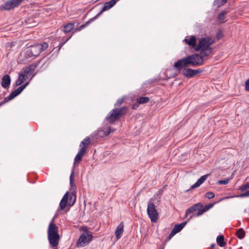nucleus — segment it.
<instances>
[{
	"mask_svg": "<svg viewBox=\"0 0 249 249\" xmlns=\"http://www.w3.org/2000/svg\"><path fill=\"white\" fill-rule=\"evenodd\" d=\"M199 51L200 54L195 53L178 59L173 65L174 69L176 71H180L181 69L186 67H197L203 65L204 58L212 53L213 49L206 50L201 48Z\"/></svg>",
	"mask_w": 249,
	"mask_h": 249,
	"instance_id": "f257e3e1",
	"label": "nucleus"
},
{
	"mask_svg": "<svg viewBox=\"0 0 249 249\" xmlns=\"http://www.w3.org/2000/svg\"><path fill=\"white\" fill-rule=\"evenodd\" d=\"M53 219L54 217L49 224L48 228V238L50 245L54 249L58 245L60 236L58 234V228L53 223Z\"/></svg>",
	"mask_w": 249,
	"mask_h": 249,
	"instance_id": "f03ea898",
	"label": "nucleus"
},
{
	"mask_svg": "<svg viewBox=\"0 0 249 249\" xmlns=\"http://www.w3.org/2000/svg\"><path fill=\"white\" fill-rule=\"evenodd\" d=\"M128 107L123 106L121 107H116L109 112L105 118V121L108 124H113L125 115L127 111Z\"/></svg>",
	"mask_w": 249,
	"mask_h": 249,
	"instance_id": "7ed1b4c3",
	"label": "nucleus"
},
{
	"mask_svg": "<svg viewBox=\"0 0 249 249\" xmlns=\"http://www.w3.org/2000/svg\"><path fill=\"white\" fill-rule=\"evenodd\" d=\"M216 203L217 202H214L213 203H209L205 206H204L201 202L195 204L186 210L185 217H187L189 214L196 211H198L196 216H200L208 211L210 209L212 208Z\"/></svg>",
	"mask_w": 249,
	"mask_h": 249,
	"instance_id": "20e7f679",
	"label": "nucleus"
},
{
	"mask_svg": "<svg viewBox=\"0 0 249 249\" xmlns=\"http://www.w3.org/2000/svg\"><path fill=\"white\" fill-rule=\"evenodd\" d=\"M80 231H82L83 232L77 242V245L78 247H83L88 245L93 240V236L91 232L88 230L87 227L81 226Z\"/></svg>",
	"mask_w": 249,
	"mask_h": 249,
	"instance_id": "39448f33",
	"label": "nucleus"
},
{
	"mask_svg": "<svg viewBox=\"0 0 249 249\" xmlns=\"http://www.w3.org/2000/svg\"><path fill=\"white\" fill-rule=\"evenodd\" d=\"M96 19V18H94V17L93 18H90L84 24L81 25L80 26L75 28L74 29V31L73 32V33H72V34L69 37L67 38L64 41L60 43L58 46L55 47V42H54L53 45V47L54 48L53 49H56L55 52H58L60 51V50L61 49V48L62 47V46L65 44V43L67 42L71 37V36H72V35H73V34L74 33L80 31L83 29H84L85 27L88 26L90 23L94 21Z\"/></svg>",
	"mask_w": 249,
	"mask_h": 249,
	"instance_id": "423d86ee",
	"label": "nucleus"
},
{
	"mask_svg": "<svg viewBox=\"0 0 249 249\" xmlns=\"http://www.w3.org/2000/svg\"><path fill=\"white\" fill-rule=\"evenodd\" d=\"M40 53V51L39 47L36 44L34 45H31L26 48L24 53V57L26 59H34Z\"/></svg>",
	"mask_w": 249,
	"mask_h": 249,
	"instance_id": "0eeeda50",
	"label": "nucleus"
},
{
	"mask_svg": "<svg viewBox=\"0 0 249 249\" xmlns=\"http://www.w3.org/2000/svg\"><path fill=\"white\" fill-rule=\"evenodd\" d=\"M188 67L181 69L180 71H177L178 73H181L184 77L191 78L194 77L197 74L200 73L203 71V70L198 69L194 70Z\"/></svg>",
	"mask_w": 249,
	"mask_h": 249,
	"instance_id": "6e6552de",
	"label": "nucleus"
},
{
	"mask_svg": "<svg viewBox=\"0 0 249 249\" xmlns=\"http://www.w3.org/2000/svg\"><path fill=\"white\" fill-rule=\"evenodd\" d=\"M213 43V40L210 38L202 37L199 40L198 44L195 48L196 51H199L201 49L206 50L213 49L211 46Z\"/></svg>",
	"mask_w": 249,
	"mask_h": 249,
	"instance_id": "1a4fd4ad",
	"label": "nucleus"
},
{
	"mask_svg": "<svg viewBox=\"0 0 249 249\" xmlns=\"http://www.w3.org/2000/svg\"><path fill=\"white\" fill-rule=\"evenodd\" d=\"M111 132L110 127L107 129L105 128L103 129L100 128L96 132L90 135V138L93 141H96L99 138H103L108 136Z\"/></svg>",
	"mask_w": 249,
	"mask_h": 249,
	"instance_id": "9d476101",
	"label": "nucleus"
},
{
	"mask_svg": "<svg viewBox=\"0 0 249 249\" xmlns=\"http://www.w3.org/2000/svg\"><path fill=\"white\" fill-rule=\"evenodd\" d=\"M147 213L148 216L152 222H156L158 219V213L155 204L151 202L149 203L147 206Z\"/></svg>",
	"mask_w": 249,
	"mask_h": 249,
	"instance_id": "9b49d317",
	"label": "nucleus"
},
{
	"mask_svg": "<svg viewBox=\"0 0 249 249\" xmlns=\"http://www.w3.org/2000/svg\"><path fill=\"white\" fill-rule=\"evenodd\" d=\"M24 0H8L4 3L5 11L13 10L20 6Z\"/></svg>",
	"mask_w": 249,
	"mask_h": 249,
	"instance_id": "f8f14e48",
	"label": "nucleus"
},
{
	"mask_svg": "<svg viewBox=\"0 0 249 249\" xmlns=\"http://www.w3.org/2000/svg\"><path fill=\"white\" fill-rule=\"evenodd\" d=\"M120 0H111L109 1L106 2L101 10L94 17V18H97L102 13L113 7L115 4Z\"/></svg>",
	"mask_w": 249,
	"mask_h": 249,
	"instance_id": "ddd939ff",
	"label": "nucleus"
},
{
	"mask_svg": "<svg viewBox=\"0 0 249 249\" xmlns=\"http://www.w3.org/2000/svg\"><path fill=\"white\" fill-rule=\"evenodd\" d=\"M11 79L10 75H9L8 74H5L1 78V86L5 89H9L11 84Z\"/></svg>",
	"mask_w": 249,
	"mask_h": 249,
	"instance_id": "4468645a",
	"label": "nucleus"
},
{
	"mask_svg": "<svg viewBox=\"0 0 249 249\" xmlns=\"http://www.w3.org/2000/svg\"><path fill=\"white\" fill-rule=\"evenodd\" d=\"M208 176L209 174H206L201 176L189 189L186 190V192H188L191 189H195L199 187L207 179Z\"/></svg>",
	"mask_w": 249,
	"mask_h": 249,
	"instance_id": "2eb2a0df",
	"label": "nucleus"
},
{
	"mask_svg": "<svg viewBox=\"0 0 249 249\" xmlns=\"http://www.w3.org/2000/svg\"><path fill=\"white\" fill-rule=\"evenodd\" d=\"M29 82H27L25 84L21 85L19 87H18L17 89L13 91L11 93L12 95L15 98L19 94H20L22 91L26 88V87L29 85Z\"/></svg>",
	"mask_w": 249,
	"mask_h": 249,
	"instance_id": "dca6fc26",
	"label": "nucleus"
},
{
	"mask_svg": "<svg viewBox=\"0 0 249 249\" xmlns=\"http://www.w3.org/2000/svg\"><path fill=\"white\" fill-rule=\"evenodd\" d=\"M184 41L189 46L195 48L196 45V38L195 36H192L189 39L185 38Z\"/></svg>",
	"mask_w": 249,
	"mask_h": 249,
	"instance_id": "f3484780",
	"label": "nucleus"
},
{
	"mask_svg": "<svg viewBox=\"0 0 249 249\" xmlns=\"http://www.w3.org/2000/svg\"><path fill=\"white\" fill-rule=\"evenodd\" d=\"M124 232V223L121 222L118 226L117 227L116 231H115V236L117 239H120Z\"/></svg>",
	"mask_w": 249,
	"mask_h": 249,
	"instance_id": "a211bd4d",
	"label": "nucleus"
},
{
	"mask_svg": "<svg viewBox=\"0 0 249 249\" xmlns=\"http://www.w3.org/2000/svg\"><path fill=\"white\" fill-rule=\"evenodd\" d=\"M86 152L85 148L80 149L74 158V164H75L76 162H80L82 160V158Z\"/></svg>",
	"mask_w": 249,
	"mask_h": 249,
	"instance_id": "6ab92c4d",
	"label": "nucleus"
},
{
	"mask_svg": "<svg viewBox=\"0 0 249 249\" xmlns=\"http://www.w3.org/2000/svg\"><path fill=\"white\" fill-rule=\"evenodd\" d=\"M230 9L229 8L225 9L222 11H221L217 16V19L220 21L221 22L224 23L225 21H224L225 19V15L230 12Z\"/></svg>",
	"mask_w": 249,
	"mask_h": 249,
	"instance_id": "aec40b11",
	"label": "nucleus"
},
{
	"mask_svg": "<svg viewBox=\"0 0 249 249\" xmlns=\"http://www.w3.org/2000/svg\"><path fill=\"white\" fill-rule=\"evenodd\" d=\"M25 21L29 28L34 27L37 25V22L35 21L34 18L32 17H28Z\"/></svg>",
	"mask_w": 249,
	"mask_h": 249,
	"instance_id": "412c9836",
	"label": "nucleus"
},
{
	"mask_svg": "<svg viewBox=\"0 0 249 249\" xmlns=\"http://www.w3.org/2000/svg\"><path fill=\"white\" fill-rule=\"evenodd\" d=\"M26 75L25 74L20 73L19 74L18 78L17 79L14 86L17 87L21 85V84L26 80Z\"/></svg>",
	"mask_w": 249,
	"mask_h": 249,
	"instance_id": "4be33fe9",
	"label": "nucleus"
},
{
	"mask_svg": "<svg viewBox=\"0 0 249 249\" xmlns=\"http://www.w3.org/2000/svg\"><path fill=\"white\" fill-rule=\"evenodd\" d=\"M90 139L91 138L89 137H87L85 139H84L80 144V146L81 147L80 149L85 148V152H86L87 149L90 144Z\"/></svg>",
	"mask_w": 249,
	"mask_h": 249,
	"instance_id": "5701e85b",
	"label": "nucleus"
},
{
	"mask_svg": "<svg viewBox=\"0 0 249 249\" xmlns=\"http://www.w3.org/2000/svg\"><path fill=\"white\" fill-rule=\"evenodd\" d=\"M187 221L183 222L179 224H177L176 225L173 229H172V231L174 232L175 234H177V233L180 231L182 229L185 227L186 224H187Z\"/></svg>",
	"mask_w": 249,
	"mask_h": 249,
	"instance_id": "b1692460",
	"label": "nucleus"
},
{
	"mask_svg": "<svg viewBox=\"0 0 249 249\" xmlns=\"http://www.w3.org/2000/svg\"><path fill=\"white\" fill-rule=\"evenodd\" d=\"M74 22H70L67 23L64 26L63 31L65 33H69L73 30L74 28Z\"/></svg>",
	"mask_w": 249,
	"mask_h": 249,
	"instance_id": "393cba45",
	"label": "nucleus"
},
{
	"mask_svg": "<svg viewBox=\"0 0 249 249\" xmlns=\"http://www.w3.org/2000/svg\"><path fill=\"white\" fill-rule=\"evenodd\" d=\"M235 235L239 239H243L246 235V232L243 228H240L237 230Z\"/></svg>",
	"mask_w": 249,
	"mask_h": 249,
	"instance_id": "a878e982",
	"label": "nucleus"
},
{
	"mask_svg": "<svg viewBox=\"0 0 249 249\" xmlns=\"http://www.w3.org/2000/svg\"><path fill=\"white\" fill-rule=\"evenodd\" d=\"M216 242L218 245L221 247H224L226 244L224 241V236L223 235H220L217 237Z\"/></svg>",
	"mask_w": 249,
	"mask_h": 249,
	"instance_id": "bb28decb",
	"label": "nucleus"
},
{
	"mask_svg": "<svg viewBox=\"0 0 249 249\" xmlns=\"http://www.w3.org/2000/svg\"><path fill=\"white\" fill-rule=\"evenodd\" d=\"M37 67L36 65H31L27 67L24 71V72L25 75H30L31 72L32 71H34L36 69V68Z\"/></svg>",
	"mask_w": 249,
	"mask_h": 249,
	"instance_id": "cd10ccee",
	"label": "nucleus"
},
{
	"mask_svg": "<svg viewBox=\"0 0 249 249\" xmlns=\"http://www.w3.org/2000/svg\"><path fill=\"white\" fill-rule=\"evenodd\" d=\"M74 172L73 170L71 174V175H70V183L71 188V189H76V185H74Z\"/></svg>",
	"mask_w": 249,
	"mask_h": 249,
	"instance_id": "c85d7f7f",
	"label": "nucleus"
},
{
	"mask_svg": "<svg viewBox=\"0 0 249 249\" xmlns=\"http://www.w3.org/2000/svg\"><path fill=\"white\" fill-rule=\"evenodd\" d=\"M138 104H145L149 102V98L148 97H140L137 98Z\"/></svg>",
	"mask_w": 249,
	"mask_h": 249,
	"instance_id": "c756f323",
	"label": "nucleus"
},
{
	"mask_svg": "<svg viewBox=\"0 0 249 249\" xmlns=\"http://www.w3.org/2000/svg\"><path fill=\"white\" fill-rule=\"evenodd\" d=\"M68 205V202L67 201H65L64 200H61L60 202L59 203V207L57 210L58 212L60 211L64 210Z\"/></svg>",
	"mask_w": 249,
	"mask_h": 249,
	"instance_id": "7c9ffc66",
	"label": "nucleus"
},
{
	"mask_svg": "<svg viewBox=\"0 0 249 249\" xmlns=\"http://www.w3.org/2000/svg\"><path fill=\"white\" fill-rule=\"evenodd\" d=\"M14 98H15V97H14L13 95H12V94L11 93L8 96H7V97H5L4 98L3 101H2V102H0V107L2 106L3 105L5 104L6 103L9 102V101L12 100Z\"/></svg>",
	"mask_w": 249,
	"mask_h": 249,
	"instance_id": "2f4dec72",
	"label": "nucleus"
},
{
	"mask_svg": "<svg viewBox=\"0 0 249 249\" xmlns=\"http://www.w3.org/2000/svg\"><path fill=\"white\" fill-rule=\"evenodd\" d=\"M37 45L39 47L40 53L48 47V44L46 42H43L42 43H38Z\"/></svg>",
	"mask_w": 249,
	"mask_h": 249,
	"instance_id": "473e14b6",
	"label": "nucleus"
},
{
	"mask_svg": "<svg viewBox=\"0 0 249 249\" xmlns=\"http://www.w3.org/2000/svg\"><path fill=\"white\" fill-rule=\"evenodd\" d=\"M124 97L119 98L114 104V106L116 107L120 106L124 102Z\"/></svg>",
	"mask_w": 249,
	"mask_h": 249,
	"instance_id": "72a5a7b5",
	"label": "nucleus"
},
{
	"mask_svg": "<svg viewBox=\"0 0 249 249\" xmlns=\"http://www.w3.org/2000/svg\"><path fill=\"white\" fill-rule=\"evenodd\" d=\"M230 181V178H226L223 180H219L217 182V184H227Z\"/></svg>",
	"mask_w": 249,
	"mask_h": 249,
	"instance_id": "f704fd0d",
	"label": "nucleus"
},
{
	"mask_svg": "<svg viewBox=\"0 0 249 249\" xmlns=\"http://www.w3.org/2000/svg\"><path fill=\"white\" fill-rule=\"evenodd\" d=\"M214 194L212 192H207L205 194V197L208 199H212L214 197Z\"/></svg>",
	"mask_w": 249,
	"mask_h": 249,
	"instance_id": "c9c22d12",
	"label": "nucleus"
},
{
	"mask_svg": "<svg viewBox=\"0 0 249 249\" xmlns=\"http://www.w3.org/2000/svg\"><path fill=\"white\" fill-rule=\"evenodd\" d=\"M249 182H248L245 184L242 185L240 187V190L243 192V191L246 190L247 189H249Z\"/></svg>",
	"mask_w": 249,
	"mask_h": 249,
	"instance_id": "e433bc0d",
	"label": "nucleus"
},
{
	"mask_svg": "<svg viewBox=\"0 0 249 249\" xmlns=\"http://www.w3.org/2000/svg\"><path fill=\"white\" fill-rule=\"evenodd\" d=\"M237 196L239 197H245L249 196V190L246 191L245 193L240 194Z\"/></svg>",
	"mask_w": 249,
	"mask_h": 249,
	"instance_id": "4c0bfd02",
	"label": "nucleus"
},
{
	"mask_svg": "<svg viewBox=\"0 0 249 249\" xmlns=\"http://www.w3.org/2000/svg\"><path fill=\"white\" fill-rule=\"evenodd\" d=\"M68 198H69V193L67 192L65 194V195H64V196L61 200H64L65 201H67L68 202Z\"/></svg>",
	"mask_w": 249,
	"mask_h": 249,
	"instance_id": "58836bf2",
	"label": "nucleus"
},
{
	"mask_svg": "<svg viewBox=\"0 0 249 249\" xmlns=\"http://www.w3.org/2000/svg\"><path fill=\"white\" fill-rule=\"evenodd\" d=\"M176 234L174 233V231L173 232L172 231H171V232H170L169 235L167 237V240H170Z\"/></svg>",
	"mask_w": 249,
	"mask_h": 249,
	"instance_id": "ea45409f",
	"label": "nucleus"
},
{
	"mask_svg": "<svg viewBox=\"0 0 249 249\" xmlns=\"http://www.w3.org/2000/svg\"><path fill=\"white\" fill-rule=\"evenodd\" d=\"M245 88L246 90L249 91V79L245 83Z\"/></svg>",
	"mask_w": 249,
	"mask_h": 249,
	"instance_id": "a19ab883",
	"label": "nucleus"
},
{
	"mask_svg": "<svg viewBox=\"0 0 249 249\" xmlns=\"http://www.w3.org/2000/svg\"><path fill=\"white\" fill-rule=\"evenodd\" d=\"M223 36V33L221 31H219L217 33V38L220 39Z\"/></svg>",
	"mask_w": 249,
	"mask_h": 249,
	"instance_id": "79ce46f5",
	"label": "nucleus"
},
{
	"mask_svg": "<svg viewBox=\"0 0 249 249\" xmlns=\"http://www.w3.org/2000/svg\"><path fill=\"white\" fill-rule=\"evenodd\" d=\"M140 104H138V100L137 99V101L136 103H134V104L133 105V107H132V108L133 109H136L137 107H139V106L140 105Z\"/></svg>",
	"mask_w": 249,
	"mask_h": 249,
	"instance_id": "37998d69",
	"label": "nucleus"
},
{
	"mask_svg": "<svg viewBox=\"0 0 249 249\" xmlns=\"http://www.w3.org/2000/svg\"><path fill=\"white\" fill-rule=\"evenodd\" d=\"M227 1V0H221V4H219L217 7H220L221 5H224L225 4Z\"/></svg>",
	"mask_w": 249,
	"mask_h": 249,
	"instance_id": "c03bdc74",
	"label": "nucleus"
},
{
	"mask_svg": "<svg viewBox=\"0 0 249 249\" xmlns=\"http://www.w3.org/2000/svg\"><path fill=\"white\" fill-rule=\"evenodd\" d=\"M3 11H5V8L4 4L0 6V12Z\"/></svg>",
	"mask_w": 249,
	"mask_h": 249,
	"instance_id": "a18cd8bd",
	"label": "nucleus"
},
{
	"mask_svg": "<svg viewBox=\"0 0 249 249\" xmlns=\"http://www.w3.org/2000/svg\"><path fill=\"white\" fill-rule=\"evenodd\" d=\"M75 200H76V196H74V201H73V202L72 203V204L71 205H72L74 203Z\"/></svg>",
	"mask_w": 249,
	"mask_h": 249,
	"instance_id": "49530a36",
	"label": "nucleus"
},
{
	"mask_svg": "<svg viewBox=\"0 0 249 249\" xmlns=\"http://www.w3.org/2000/svg\"><path fill=\"white\" fill-rule=\"evenodd\" d=\"M215 247V244H213L211 245V248H213L214 247Z\"/></svg>",
	"mask_w": 249,
	"mask_h": 249,
	"instance_id": "de8ad7c7",
	"label": "nucleus"
},
{
	"mask_svg": "<svg viewBox=\"0 0 249 249\" xmlns=\"http://www.w3.org/2000/svg\"><path fill=\"white\" fill-rule=\"evenodd\" d=\"M155 82V80H151L150 83H154Z\"/></svg>",
	"mask_w": 249,
	"mask_h": 249,
	"instance_id": "09e8293b",
	"label": "nucleus"
},
{
	"mask_svg": "<svg viewBox=\"0 0 249 249\" xmlns=\"http://www.w3.org/2000/svg\"><path fill=\"white\" fill-rule=\"evenodd\" d=\"M164 249V247H160L159 248V249Z\"/></svg>",
	"mask_w": 249,
	"mask_h": 249,
	"instance_id": "8fccbe9b",
	"label": "nucleus"
},
{
	"mask_svg": "<svg viewBox=\"0 0 249 249\" xmlns=\"http://www.w3.org/2000/svg\"><path fill=\"white\" fill-rule=\"evenodd\" d=\"M192 217H193V216H192V215L190 216V218L189 219V220L190 219H191Z\"/></svg>",
	"mask_w": 249,
	"mask_h": 249,
	"instance_id": "3c124183",
	"label": "nucleus"
},
{
	"mask_svg": "<svg viewBox=\"0 0 249 249\" xmlns=\"http://www.w3.org/2000/svg\"><path fill=\"white\" fill-rule=\"evenodd\" d=\"M215 2H217V1H216V0L214 1V3H215Z\"/></svg>",
	"mask_w": 249,
	"mask_h": 249,
	"instance_id": "603ef678",
	"label": "nucleus"
},
{
	"mask_svg": "<svg viewBox=\"0 0 249 249\" xmlns=\"http://www.w3.org/2000/svg\"><path fill=\"white\" fill-rule=\"evenodd\" d=\"M215 2H217V1H216V0L214 1V3H215Z\"/></svg>",
	"mask_w": 249,
	"mask_h": 249,
	"instance_id": "864d4df0",
	"label": "nucleus"
},
{
	"mask_svg": "<svg viewBox=\"0 0 249 249\" xmlns=\"http://www.w3.org/2000/svg\"><path fill=\"white\" fill-rule=\"evenodd\" d=\"M223 199H224V198H221V199L220 200V201H221V200H223Z\"/></svg>",
	"mask_w": 249,
	"mask_h": 249,
	"instance_id": "5fc2aeb1",
	"label": "nucleus"
}]
</instances>
